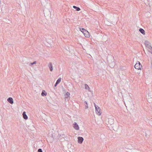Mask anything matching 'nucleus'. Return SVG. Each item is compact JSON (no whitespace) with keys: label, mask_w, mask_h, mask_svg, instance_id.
<instances>
[{"label":"nucleus","mask_w":152,"mask_h":152,"mask_svg":"<svg viewBox=\"0 0 152 152\" xmlns=\"http://www.w3.org/2000/svg\"><path fill=\"white\" fill-rule=\"evenodd\" d=\"M113 117L108 118L107 121L106 122V124L108 125V126H111L112 127H113Z\"/></svg>","instance_id":"1"},{"label":"nucleus","mask_w":152,"mask_h":152,"mask_svg":"<svg viewBox=\"0 0 152 152\" xmlns=\"http://www.w3.org/2000/svg\"><path fill=\"white\" fill-rule=\"evenodd\" d=\"M94 105L95 107V110L96 113L99 115H100L101 114V110L100 108L97 106L95 103H94Z\"/></svg>","instance_id":"2"},{"label":"nucleus","mask_w":152,"mask_h":152,"mask_svg":"<svg viewBox=\"0 0 152 152\" xmlns=\"http://www.w3.org/2000/svg\"><path fill=\"white\" fill-rule=\"evenodd\" d=\"M134 67L135 69L138 70H141L142 68V66L140 62L138 61L134 65Z\"/></svg>","instance_id":"3"},{"label":"nucleus","mask_w":152,"mask_h":152,"mask_svg":"<svg viewBox=\"0 0 152 152\" xmlns=\"http://www.w3.org/2000/svg\"><path fill=\"white\" fill-rule=\"evenodd\" d=\"M144 44L146 47L148 48V49L152 48V47L150 45V43L149 42L147 41H145V42Z\"/></svg>","instance_id":"4"},{"label":"nucleus","mask_w":152,"mask_h":152,"mask_svg":"<svg viewBox=\"0 0 152 152\" xmlns=\"http://www.w3.org/2000/svg\"><path fill=\"white\" fill-rule=\"evenodd\" d=\"M78 143L81 144L82 143L83 140V137H78Z\"/></svg>","instance_id":"5"},{"label":"nucleus","mask_w":152,"mask_h":152,"mask_svg":"<svg viewBox=\"0 0 152 152\" xmlns=\"http://www.w3.org/2000/svg\"><path fill=\"white\" fill-rule=\"evenodd\" d=\"M73 127L75 129L77 130H79V126L76 122H75L73 124Z\"/></svg>","instance_id":"6"},{"label":"nucleus","mask_w":152,"mask_h":152,"mask_svg":"<svg viewBox=\"0 0 152 152\" xmlns=\"http://www.w3.org/2000/svg\"><path fill=\"white\" fill-rule=\"evenodd\" d=\"M83 34L86 37L88 38L90 37L89 33L86 30Z\"/></svg>","instance_id":"7"},{"label":"nucleus","mask_w":152,"mask_h":152,"mask_svg":"<svg viewBox=\"0 0 152 152\" xmlns=\"http://www.w3.org/2000/svg\"><path fill=\"white\" fill-rule=\"evenodd\" d=\"M7 100L11 104H12L13 103V99L12 97H9Z\"/></svg>","instance_id":"8"},{"label":"nucleus","mask_w":152,"mask_h":152,"mask_svg":"<svg viewBox=\"0 0 152 152\" xmlns=\"http://www.w3.org/2000/svg\"><path fill=\"white\" fill-rule=\"evenodd\" d=\"M23 118L25 120H27L28 119V116L26 114V113L25 111H24L23 113Z\"/></svg>","instance_id":"9"},{"label":"nucleus","mask_w":152,"mask_h":152,"mask_svg":"<svg viewBox=\"0 0 152 152\" xmlns=\"http://www.w3.org/2000/svg\"><path fill=\"white\" fill-rule=\"evenodd\" d=\"M48 67L50 69V71H52L53 70V67L52 64L51 63H49L48 65Z\"/></svg>","instance_id":"10"},{"label":"nucleus","mask_w":152,"mask_h":152,"mask_svg":"<svg viewBox=\"0 0 152 152\" xmlns=\"http://www.w3.org/2000/svg\"><path fill=\"white\" fill-rule=\"evenodd\" d=\"M139 31L143 35H145V31L142 28H140L139 29Z\"/></svg>","instance_id":"11"},{"label":"nucleus","mask_w":152,"mask_h":152,"mask_svg":"<svg viewBox=\"0 0 152 152\" xmlns=\"http://www.w3.org/2000/svg\"><path fill=\"white\" fill-rule=\"evenodd\" d=\"M47 95V93L45 91L43 90L41 93V95L42 96H46Z\"/></svg>","instance_id":"12"},{"label":"nucleus","mask_w":152,"mask_h":152,"mask_svg":"<svg viewBox=\"0 0 152 152\" xmlns=\"http://www.w3.org/2000/svg\"><path fill=\"white\" fill-rule=\"evenodd\" d=\"M73 8L76 9V10L77 11H79L80 10V9L79 7H77L76 6H73Z\"/></svg>","instance_id":"13"},{"label":"nucleus","mask_w":152,"mask_h":152,"mask_svg":"<svg viewBox=\"0 0 152 152\" xmlns=\"http://www.w3.org/2000/svg\"><path fill=\"white\" fill-rule=\"evenodd\" d=\"M79 29L83 33H85V31H86V30L84 28H79Z\"/></svg>","instance_id":"14"},{"label":"nucleus","mask_w":152,"mask_h":152,"mask_svg":"<svg viewBox=\"0 0 152 152\" xmlns=\"http://www.w3.org/2000/svg\"><path fill=\"white\" fill-rule=\"evenodd\" d=\"M84 103L86 104V105H85V109H87L88 108V104L87 102L85 101L84 102Z\"/></svg>","instance_id":"15"},{"label":"nucleus","mask_w":152,"mask_h":152,"mask_svg":"<svg viewBox=\"0 0 152 152\" xmlns=\"http://www.w3.org/2000/svg\"><path fill=\"white\" fill-rule=\"evenodd\" d=\"M61 78H60L57 80L56 83L58 84L61 82Z\"/></svg>","instance_id":"16"},{"label":"nucleus","mask_w":152,"mask_h":152,"mask_svg":"<svg viewBox=\"0 0 152 152\" xmlns=\"http://www.w3.org/2000/svg\"><path fill=\"white\" fill-rule=\"evenodd\" d=\"M85 88L86 89H89L90 88L89 87V86H88L86 84L85 85Z\"/></svg>","instance_id":"17"},{"label":"nucleus","mask_w":152,"mask_h":152,"mask_svg":"<svg viewBox=\"0 0 152 152\" xmlns=\"http://www.w3.org/2000/svg\"><path fill=\"white\" fill-rule=\"evenodd\" d=\"M36 63V61H35L34 62H33V63H30V66H32V65H33L34 64H35Z\"/></svg>","instance_id":"18"},{"label":"nucleus","mask_w":152,"mask_h":152,"mask_svg":"<svg viewBox=\"0 0 152 152\" xmlns=\"http://www.w3.org/2000/svg\"><path fill=\"white\" fill-rule=\"evenodd\" d=\"M70 95V94L68 92H67L66 93V95L67 96H68Z\"/></svg>","instance_id":"19"},{"label":"nucleus","mask_w":152,"mask_h":152,"mask_svg":"<svg viewBox=\"0 0 152 152\" xmlns=\"http://www.w3.org/2000/svg\"><path fill=\"white\" fill-rule=\"evenodd\" d=\"M38 152H42V149L41 148L39 149L38 150Z\"/></svg>","instance_id":"20"},{"label":"nucleus","mask_w":152,"mask_h":152,"mask_svg":"<svg viewBox=\"0 0 152 152\" xmlns=\"http://www.w3.org/2000/svg\"><path fill=\"white\" fill-rule=\"evenodd\" d=\"M58 84V83H56L55 84L54 86V88H55V87H56L57 85Z\"/></svg>","instance_id":"21"},{"label":"nucleus","mask_w":152,"mask_h":152,"mask_svg":"<svg viewBox=\"0 0 152 152\" xmlns=\"http://www.w3.org/2000/svg\"><path fill=\"white\" fill-rule=\"evenodd\" d=\"M151 66L152 68V62H151Z\"/></svg>","instance_id":"22"}]
</instances>
